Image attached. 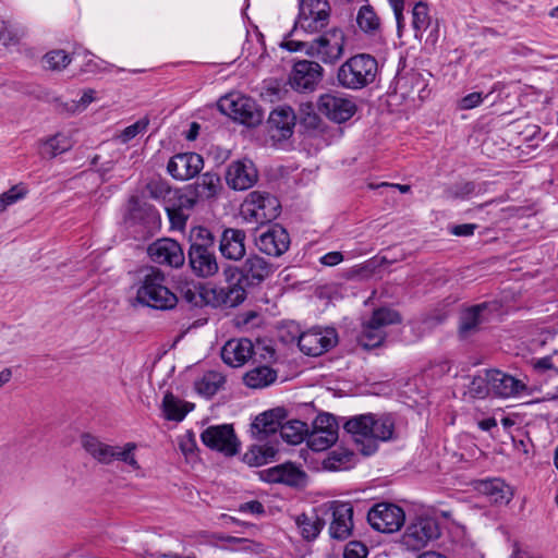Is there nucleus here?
Returning <instances> with one entry per match:
<instances>
[{"mask_svg":"<svg viewBox=\"0 0 558 558\" xmlns=\"http://www.w3.org/2000/svg\"><path fill=\"white\" fill-rule=\"evenodd\" d=\"M136 289V303L158 311H168L175 307L179 296L167 286L165 272L154 266L141 268L136 272L134 283Z\"/></svg>","mask_w":558,"mask_h":558,"instance_id":"nucleus-1","label":"nucleus"},{"mask_svg":"<svg viewBox=\"0 0 558 558\" xmlns=\"http://www.w3.org/2000/svg\"><path fill=\"white\" fill-rule=\"evenodd\" d=\"M345 36L341 28L333 27L317 38L305 40H288L284 47L289 51H301L326 64H335L344 52Z\"/></svg>","mask_w":558,"mask_h":558,"instance_id":"nucleus-2","label":"nucleus"},{"mask_svg":"<svg viewBox=\"0 0 558 558\" xmlns=\"http://www.w3.org/2000/svg\"><path fill=\"white\" fill-rule=\"evenodd\" d=\"M343 428L364 456L375 453L379 441L396 437L393 421H344Z\"/></svg>","mask_w":558,"mask_h":558,"instance_id":"nucleus-3","label":"nucleus"},{"mask_svg":"<svg viewBox=\"0 0 558 558\" xmlns=\"http://www.w3.org/2000/svg\"><path fill=\"white\" fill-rule=\"evenodd\" d=\"M378 62L368 53H357L345 60L337 70L338 86L361 90L376 81Z\"/></svg>","mask_w":558,"mask_h":558,"instance_id":"nucleus-4","label":"nucleus"},{"mask_svg":"<svg viewBox=\"0 0 558 558\" xmlns=\"http://www.w3.org/2000/svg\"><path fill=\"white\" fill-rule=\"evenodd\" d=\"M281 211L279 199L260 191L251 192L241 206V216L247 222L265 225L275 220Z\"/></svg>","mask_w":558,"mask_h":558,"instance_id":"nucleus-5","label":"nucleus"},{"mask_svg":"<svg viewBox=\"0 0 558 558\" xmlns=\"http://www.w3.org/2000/svg\"><path fill=\"white\" fill-rule=\"evenodd\" d=\"M274 272V266L258 254L248 255L240 266H227L223 275L227 281L239 282L251 288L262 284Z\"/></svg>","mask_w":558,"mask_h":558,"instance_id":"nucleus-6","label":"nucleus"},{"mask_svg":"<svg viewBox=\"0 0 558 558\" xmlns=\"http://www.w3.org/2000/svg\"><path fill=\"white\" fill-rule=\"evenodd\" d=\"M217 105L223 114L247 126H256L264 119L263 111L250 97L230 94L221 97Z\"/></svg>","mask_w":558,"mask_h":558,"instance_id":"nucleus-7","label":"nucleus"},{"mask_svg":"<svg viewBox=\"0 0 558 558\" xmlns=\"http://www.w3.org/2000/svg\"><path fill=\"white\" fill-rule=\"evenodd\" d=\"M323 518L329 517V536L336 541L348 539L353 530V507L349 502L332 500L318 507Z\"/></svg>","mask_w":558,"mask_h":558,"instance_id":"nucleus-8","label":"nucleus"},{"mask_svg":"<svg viewBox=\"0 0 558 558\" xmlns=\"http://www.w3.org/2000/svg\"><path fill=\"white\" fill-rule=\"evenodd\" d=\"M330 5L327 0H300V12L294 31L314 34L323 31L329 23Z\"/></svg>","mask_w":558,"mask_h":558,"instance_id":"nucleus-9","label":"nucleus"},{"mask_svg":"<svg viewBox=\"0 0 558 558\" xmlns=\"http://www.w3.org/2000/svg\"><path fill=\"white\" fill-rule=\"evenodd\" d=\"M310 426L306 421H253L252 432L263 437L279 432L281 438L291 445H299L307 438Z\"/></svg>","mask_w":558,"mask_h":558,"instance_id":"nucleus-10","label":"nucleus"},{"mask_svg":"<svg viewBox=\"0 0 558 558\" xmlns=\"http://www.w3.org/2000/svg\"><path fill=\"white\" fill-rule=\"evenodd\" d=\"M367 520L376 531L393 533L404 524L405 514L403 509L397 505L380 502L368 511Z\"/></svg>","mask_w":558,"mask_h":558,"instance_id":"nucleus-11","label":"nucleus"},{"mask_svg":"<svg viewBox=\"0 0 558 558\" xmlns=\"http://www.w3.org/2000/svg\"><path fill=\"white\" fill-rule=\"evenodd\" d=\"M324 76L323 66L313 60H299L294 63L289 76L292 89L300 93H312Z\"/></svg>","mask_w":558,"mask_h":558,"instance_id":"nucleus-12","label":"nucleus"},{"mask_svg":"<svg viewBox=\"0 0 558 558\" xmlns=\"http://www.w3.org/2000/svg\"><path fill=\"white\" fill-rule=\"evenodd\" d=\"M338 342L333 328H312L302 332L298 338V347L308 356H318L332 349Z\"/></svg>","mask_w":558,"mask_h":558,"instance_id":"nucleus-13","label":"nucleus"},{"mask_svg":"<svg viewBox=\"0 0 558 558\" xmlns=\"http://www.w3.org/2000/svg\"><path fill=\"white\" fill-rule=\"evenodd\" d=\"M439 535V525L435 519L417 518L407 526L402 542L408 548L417 550L428 542L438 538Z\"/></svg>","mask_w":558,"mask_h":558,"instance_id":"nucleus-14","label":"nucleus"},{"mask_svg":"<svg viewBox=\"0 0 558 558\" xmlns=\"http://www.w3.org/2000/svg\"><path fill=\"white\" fill-rule=\"evenodd\" d=\"M201 438L205 446L226 456L238 452L239 441L230 424L210 426L202 433Z\"/></svg>","mask_w":558,"mask_h":558,"instance_id":"nucleus-15","label":"nucleus"},{"mask_svg":"<svg viewBox=\"0 0 558 558\" xmlns=\"http://www.w3.org/2000/svg\"><path fill=\"white\" fill-rule=\"evenodd\" d=\"M317 108L322 114L337 123L350 120L356 112V105L353 100L330 93L318 98Z\"/></svg>","mask_w":558,"mask_h":558,"instance_id":"nucleus-16","label":"nucleus"},{"mask_svg":"<svg viewBox=\"0 0 558 558\" xmlns=\"http://www.w3.org/2000/svg\"><path fill=\"white\" fill-rule=\"evenodd\" d=\"M290 235L280 225L275 223L263 231L256 239L255 244L258 250L274 257L283 255L290 247Z\"/></svg>","mask_w":558,"mask_h":558,"instance_id":"nucleus-17","label":"nucleus"},{"mask_svg":"<svg viewBox=\"0 0 558 558\" xmlns=\"http://www.w3.org/2000/svg\"><path fill=\"white\" fill-rule=\"evenodd\" d=\"M148 256L154 263L167 265L172 268H179L184 264V252L175 240L159 239L149 244L147 248Z\"/></svg>","mask_w":558,"mask_h":558,"instance_id":"nucleus-18","label":"nucleus"},{"mask_svg":"<svg viewBox=\"0 0 558 558\" xmlns=\"http://www.w3.org/2000/svg\"><path fill=\"white\" fill-rule=\"evenodd\" d=\"M258 179V171L248 159L232 161L226 171V182L228 186L235 191H245L251 189Z\"/></svg>","mask_w":558,"mask_h":558,"instance_id":"nucleus-19","label":"nucleus"},{"mask_svg":"<svg viewBox=\"0 0 558 558\" xmlns=\"http://www.w3.org/2000/svg\"><path fill=\"white\" fill-rule=\"evenodd\" d=\"M204 167V159L196 153H180L170 158L168 173L175 180L186 181L196 177Z\"/></svg>","mask_w":558,"mask_h":558,"instance_id":"nucleus-20","label":"nucleus"},{"mask_svg":"<svg viewBox=\"0 0 558 558\" xmlns=\"http://www.w3.org/2000/svg\"><path fill=\"white\" fill-rule=\"evenodd\" d=\"M338 421H312V428L306 438L312 450L323 451L338 439Z\"/></svg>","mask_w":558,"mask_h":558,"instance_id":"nucleus-21","label":"nucleus"},{"mask_svg":"<svg viewBox=\"0 0 558 558\" xmlns=\"http://www.w3.org/2000/svg\"><path fill=\"white\" fill-rule=\"evenodd\" d=\"M246 233L242 229L226 228L219 239V252L228 260H241L246 254Z\"/></svg>","mask_w":558,"mask_h":558,"instance_id":"nucleus-22","label":"nucleus"},{"mask_svg":"<svg viewBox=\"0 0 558 558\" xmlns=\"http://www.w3.org/2000/svg\"><path fill=\"white\" fill-rule=\"evenodd\" d=\"M220 189V177L214 172H205L193 184L187 185L183 194L193 199V204L196 205L201 199L216 197Z\"/></svg>","mask_w":558,"mask_h":558,"instance_id":"nucleus-23","label":"nucleus"},{"mask_svg":"<svg viewBox=\"0 0 558 558\" xmlns=\"http://www.w3.org/2000/svg\"><path fill=\"white\" fill-rule=\"evenodd\" d=\"M254 352L255 345L250 339H230L221 349V359L232 367H240L253 357Z\"/></svg>","mask_w":558,"mask_h":558,"instance_id":"nucleus-24","label":"nucleus"},{"mask_svg":"<svg viewBox=\"0 0 558 558\" xmlns=\"http://www.w3.org/2000/svg\"><path fill=\"white\" fill-rule=\"evenodd\" d=\"M126 220L134 225H142L151 231L159 227L160 216L153 205L132 197L129 203Z\"/></svg>","mask_w":558,"mask_h":558,"instance_id":"nucleus-25","label":"nucleus"},{"mask_svg":"<svg viewBox=\"0 0 558 558\" xmlns=\"http://www.w3.org/2000/svg\"><path fill=\"white\" fill-rule=\"evenodd\" d=\"M489 378L492 392L501 398L515 397L526 390L522 380L498 369H490Z\"/></svg>","mask_w":558,"mask_h":558,"instance_id":"nucleus-26","label":"nucleus"},{"mask_svg":"<svg viewBox=\"0 0 558 558\" xmlns=\"http://www.w3.org/2000/svg\"><path fill=\"white\" fill-rule=\"evenodd\" d=\"M267 123L272 138L287 140L293 134L295 114L291 108L276 109L269 114Z\"/></svg>","mask_w":558,"mask_h":558,"instance_id":"nucleus-27","label":"nucleus"},{"mask_svg":"<svg viewBox=\"0 0 558 558\" xmlns=\"http://www.w3.org/2000/svg\"><path fill=\"white\" fill-rule=\"evenodd\" d=\"M187 258L193 274L199 278H209L219 270L215 250L189 251Z\"/></svg>","mask_w":558,"mask_h":558,"instance_id":"nucleus-28","label":"nucleus"},{"mask_svg":"<svg viewBox=\"0 0 558 558\" xmlns=\"http://www.w3.org/2000/svg\"><path fill=\"white\" fill-rule=\"evenodd\" d=\"M230 283L227 288L211 289V305L213 306H228L234 307L241 304L246 298V288L248 286H244V283L239 282V278L236 277L233 281H228Z\"/></svg>","mask_w":558,"mask_h":558,"instance_id":"nucleus-29","label":"nucleus"},{"mask_svg":"<svg viewBox=\"0 0 558 558\" xmlns=\"http://www.w3.org/2000/svg\"><path fill=\"white\" fill-rule=\"evenodd\" d=\"M298 532L304 541H315L325 526V518H323L318 507L314 508L310 513L303 512L293 517Z\"/></svg>","mask_w":558,"mask_h":558,"instance_id":"nucleus-30","label":"nucleus"},{"mask_svg":"<svg viewBox=\"0 0 558 558\" xmlns=\"http://www.w3.org/2000/svg\"><path fill=\"white\" fill-rule=\"evenodd\" d=\"M476 490L494 504H508L512 498L511 487L500 478L480 481Z\"/></svg>","mask_w":558,"mask_h":558,"instance_id":"nucleus-31","label":"nucleus"},{"mask_svg":"<svg viewBox=\"0 0 558 558\" xmlns=\"http://www.w3.org/2000/svg\"><path fill=\"white\" fill-rule=\"evenodd\" d=\"M195 207L193 199L187 198L184 194L177 197L165 207L171 228L183 230L190 217V211Z\"/></svg>","mask_w":558,"mask_h":558,"instance_id":"nucleus-32","label":"nucleus"},{"mask_svg":"<svg viewBox=\"0 0 558 558\" xmlns=\"http://www.w3.org/2000/svg\"><path fill=\"white\" fill-rule=\"evenodd\" d=\"M488 304L481 303L465 308L460 315L459 333L466 338L478 329V326L486 320L485 312Z\"/></svg>","mask_w":558,"mask_h":558,"instance_id":"nucleus-33","label":"nucleus"},{"mask_svg":"<svg viewBox=\"0 0 558 558\" xmlns=\"http://www.w3.org/2000/svg\"><path fill=\"white\" fill-rule=\"evenodd\" d=\"M305 474L292 463L276 465L266 471L264 480L271 483H283L287 485H299Z\"/></svg>","mask_w":558,"mask_h":558,"instance_id":"nucleus-34","label":"nucleus"},{"mask_svg":"<svg viewBox=\"0 0 558 558\" xmlns=\"http://www.w3.org/2000/svg\"><path fill=\"white\" fill-rule=\"evenodd\" d=\"M180 296L189 305L201 307L205 304L211 305V289L202 283L184 282L180 286Z\"/></svg>","mask_w":558,"mask_h":558,"instance_id":"nucleus-35","label":"nucleus"},{"mask_svg":"<svg viewBox=\"0 0 558 558\" xmlns=\"http://www.w3.org/2000/svg\"><path fill=\"white\" fill-rule=\"evenodd\" d=\"M137 449V445L135 442H125L123 446H112L109 445L108 453L106 456V461L104 464L109 465L114 461H120L125 463L131 470L138 471L141 469L140 463L135 458V450Z\"/></svg>","mask_w":558,"mask_h":558,"instance_id":"nucleus-36","label":"nucleus"},{"mask_svg":"<svg viewBox=\"0 0 558 558\" xmlns=\"http://www.w3.org/2000/svg\"><path fill=\"white\" fill-rule=\"evenodd\" d=\"M425 87V80L417 72H409L399 75L396 80V90L399 92L403 98L414 99L415 95L422 98V92H424Z\"/></svg>","mask_w":558,"mask_h":558,"instance_id":"nucleus-37","label":"nucleus"},{"mask_svg":"<svg viewBox=\"0 0 558 558\" xmlns=\"http://www.w3.org/2000/svg\"><path fill=\"white\" fill-rule=\"evenodd\" d=\"M194 408L193 402H189L172 392H167L161 402L165 418H184Z\"/></svg>","mask_w":558,"mask_h":558,"instance_id":"nucleus-38","label":"nucleus"},{"mask_svg":"<svg viewBox=\"0 0 558 558\" xmlns=\"http://www.w3.org/2000/svg\"><path fill=\"white\" fill-rule=\"evenodd\" d=\"M356 463V456L345 448H337L328 453L323 461V466L328 471L349 470Z\"/></svg>","mask_w":558,"mask_h":558,"instance_id":"nucleus-39","label":"nucleus"},{"mask_svg":"<svg viewBox=\"0 0 558 558\" xmlns=\"http://www.w3.org/2000/svg\"><path fill=\"white\" fill-rule=\"evenodd\" d=\"M277 379V372L268 365H260L248 371L243 380L250 388L262 389L268 387Z\"/></svg>","mask_w":558,"mask_h":558,"instance_id":"nucleus-40","label":"nucleus"},{"mask_svg":"<svg viewBox=\"0 0 558 558\" xmlns=\"http://www.w3.org/2000/svg\"><path fill=\"white\" fill-rule=\"evenodd\" d=\"M223 384L225 377L221 373L209 371L195 380L194 388L198 395L210 398L220 390Z\"/></svg>","mask_w":558,"mask_h":558,"instance_id":"nucleus-41","label":"nucleus"},{"mask_svg":"<svg viewBox=\"0 0 558 558\" xmlns=\"http://www.w3.org/2000/svg\"><path fill=\"white\" fill-rule=\"evenodd\" d=\"M356 23L360 29L369 36H376L380 33V19L369 4H364L360 8Z\"/></svg>","mask_w":558,"mask_h":558,"instance_id":"nucleus-42","label":"nucleus"},{"mask_svg":"<svg viewBox=\"0 0 558 558\" xmlns=\"http://www.w3.org/2000/svg\"><path fill=\"white\" fill-rule=\"evenodd\" d=\"M277 450L269 445H253L243 454V462L250 466H260L270 462Z\"/></svg>","mask_w":558,"mask_h":558,"instance_id":"nucleus-43","label":"nucleus"},{"mask_svg":"<svg viewBox=\"0 0 558 558\" xmlns=\"http://www.w3.org/2000/svg\"><path fill=\"white\" fill-rule=\"evenodd\" d=\"M82 448L97 462L104 464L109 444L101 441L97 436L90 433H82L80 436Z\"/></svg>","mask_w":558,"mask_h":558,"instance_id":"nucleus-44","label":"nucleus"},{"mask_svg":"<svg viewBox=\"0 0 558 558\" xmlns=\"http://www.w3.org/2000/svg\"><path fill=\"white\" fill-rule=\"evenodd\" d=\"M73 142L66 134L57 133L56 135L43 142L41 155L43 157L54 158L70 150Z\"/></svg>","mask_w":558,"mask_h":558,"instance_id":"nucleus-45","label":"nucleus"},{"mask_svg":"<svg viewBox=\"0 0 558 558\" xmlns=\"http://www.w3.org/2000/svg\"><path fill=\"white\" fill-rule=\"evenodd\" d=\"M147 191L151 198L162 202L163 207L183 194L181 190L173 189L167 182L161 180L149 182L147 184Z\"/></svg>","mask_w":558,"mask_h":558,"instance_id":"nucleus-46","label":"nucleus"},{"mask_svg":"<svg viewBox=\"0 0 558 558\" xmlns=\"http://www.w3.org/2000/svg\"><path fill=\"white\" fill-rule=\"evenodd\" d=\"M215 250V235L213 232L202 226L192 228L190 232L189 251Z\"/></svg>","mask_w":558,"mask_h":558,"instance_id":"nucleus-47","label":"nucleus"},{"mask_svg":"<svg viewBox=\"0 0 558 558\" xmlns=\"http://www.w3.org/2000/svg\"><path fill=\"white\" fill-rule=\"evenodd\" d=\"M430 24V16L428 14V7L425 2H417L412 10V26L415 33V38L422 39L423 33Z\"/></svg>","mask_w":558,"mask_h":558,"instance_id":"nucleus-48","label":"nucleus"},{"mask_svg":"<svg viewBox=\"0 0 558 558\" xmlns=\"http://www.w3.org/2000/svg\"><path fill=\"white\" fill-rule=\"evenodd\" d=\"M386 333L384 330L371 324L368 320L363 324V329L359 336V343L366 348H376L385 340Z\"/></svg>","mask_w":558,"mask_h":558,"instance_id":"nucleus-49","label":"nucleus"},{"mask_svg":"<svg viewBox=\"0 0 558 558\" xmlns=\"http://www.w3.org/2000/svg\"><path fill=\"white\" fill-rule=\"evenodd\" d=\"M371 324L384 330L386 326L401 323L400 314L388 307H380L373 312L372 317L368 319Z\"/></svg>","mask_w":558,"mask_h":558,"instance_id":"nucleus-50","label":"nucleus"},{"mask_svg":"<svg viewBox=\"0 0 558 558\" xmlns=\"http://www.w3.org/2000/svg\"><path fill=\"white\" fill-rule=\"evenodd\" d=\"M179 449L184 456L186 462H193L197 459V444L195 434L192 430H186L178 438Z\"/></svg>","mask_w":558,"mask_h":558,"instance_id":"nucleus-51","label":"nucleus"},{"mask_svg":"<svg viewBox=\"0 0 558 558\" xmlns=\"http://www.w3.org/2000/svg\"><path fill=\"white\" fill-rule=\"evenodd\" d=\"M489 391H492L489 371H486L484 376H474L469 385V392L473 398H485Z\"/></svg>","mask_w":558,"mask_h":558,"instance_id":"nucleus-52","label":"nucleus"},{"mask_svg":"<svg viewBox=\"0 0 558 558\" xmlns=\"http://www.w3.org/2000/svg\"><path fill=\"white\" fill-rule=\"evenodd\" d=\"M46 66L53 71H60L71 62L70 56L64 50H52L45 54Z\"/></svg>","mask_w":558,"mask_h":558,"instance_id":"nucleus-53","label":"nucleus"},{"mask_svg":"<svg viewBox=\"0 0 558 558\" xmlns=\"http://www.w3.org/2000/svg\"><path fill=\"white\" fill-rule=\"evenodd\" d=\"M149 125V119L144 117L137 120L135 123L126 126L120 134V140L122 143H128L133 140L138 134L145 132Z\"/></svg>","mask_w":558,"mask_h":558,"instance_id":"nucleus-54","label":"nucleus"},{"mask_svg":"<svg viewBox=\"0 0 558 558\" xmlns=\"http://www.w3.org/2000/svg\"><path fill=\"white\" fill-rule=\"evenodd\" d=\"M252 359L256 362H265L266 364H269L276 360V351L270 345L257 344Z\"/></svg>","mask_w":558,"mask_h":558,"instance_id":"nucleus-55","label":"nucleus"},{"mask_svg":"<svg viewBox=\"0 0 558 558\" xmlns=\"http://www.w3.org/2000/svg\"><path fill=\"white\" fill-rule=\"evenodd\" d=\"M367 547L361 542L353 541L347 544L343 558H366Z\"/></svg>","mask_w":558,"mask_h":558,"instance_id":"nucleus-56","label":"nucleus"},{"mask_svg":"<svg viewBox=\"0 0 558 558\" xmlns=\"http://www.w3.org/2000/svg\"><path fill=\"white\" fill-rule=\"evenodd\" d=\"M521 434L511 435L510 438L513 442V447L518 452H521L525 456H529L530 449L532 447V441L529 436L521 437Z\"/></svg>","mask_w":558,"mask_h":558,"instance_id":"nucleus-57","label":"nucleus"},{"mask_svg":"<svg viewBox=\"0 0 558 558\" xmlns=\"http://www.w3.org/2000/svg\"><path fill=\"white\" fill-rule=\"evenodd\" d=\"M23 196L24 194L17 191V186H13L0 196V210L5 209L7 206L14 204Z\"/></svg>","mask_w":558,"mask_h":558,"instance_id":"nucleus-58","label":"nucleus"},{"mask_svg":"<svg viewBox=\"0 0 558 558\" xmlns=\"http://www.w3.org/2000/svg\"><path fill=\"white\" fill-rule=\"evenodd\" d=\"M292 412L284 407H276L266 410L255 416V418H287Z\"/></svg>","mask_w":558,"mask_h":558,"instance_id":"nucleus-59","label":"nucleus"},{"mask_svg":"<svg viewBox=\"0 0 558 558\" xmlns=\"http://www.w3.org/2000/svg\"><path fill=\"white\" fill-rule=\"evenodd\" d=\"M475 191V184L473 182H463L454 185L450 193L456 198H464Z\"/></svg>","mask_w":558,"mask_h":558,"instance_id":"nucleus-60","label":"nucleus"},{"mask_svg":"<svg viewBox=\"0 0 558 558\" xmlns=\"http://www.w3.org/2000/svg\"><path fill=\"white\" fill-rule=\"evenodd\" d=\"M483 99L484 98H483L482 93H477V92L471 93V94L464 96L460 100V108L463 110L473 109V108L477 107L483 101Z\"/></svg>","mask_w":558,"mask_h":558,"instance_id":"nucleus-61","label":"nucleus"},{"mask_svg":"<svg viewBox=\"0 0 558 558\" xmlns=\"http://www.w3.org/2000/svg\"><path fill=\"white\" fill-rule=\"evenodd\" d=\"M320 263L325 266H336L343 260V255L341 252H329L320 257Z\"/></svg>","mask_w":558,"mask_h":558,"instance_id":"nucleus-62","label":"nucleus"},{"mask_svg":"<svg viewBox=\"0 0 558 558\" xmlns=\"http://www.w3.org/2000/svg\"><path fill=\"white\" fill-rule=\"evenodd\" d=\"M476 229V225L474 223H463L454 226L451 230L452 234L458 236H469L474 233Z\"/></svg>","mask_w":558,"mask_h":558,"instance_id":"nucleus-63","label":"nucleus"},{"mask_svg":"<svg viewBox=\"0 0 558 558\" xmlns=\"http://www.w3.org/2000/svg\"><path fill=\"white\" fill-rule=\"evenodd\" d=\"M510 558H543V556L522 549L519 545H514Z\"/></svg>","mask_w":558,"mask_h":558,"instance_id":"nucleus-64","label":"nucleus"}]
</instances>
